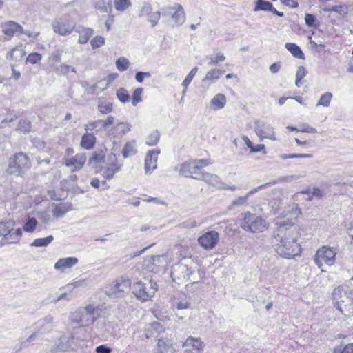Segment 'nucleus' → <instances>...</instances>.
Wrapping results in <instances>:
<instances>
[{"label":"nucleus","mask_w":353,"mask_h":353,"mask_svg":"<svg viewBox=\"0 0 353 353\" xmlns=\"http://www.w3.org/2000/svg\"><path fill=\"white\" fill-rule=\"evenodd\" d=\"M198 71V68L197 67H194L193 68L191 71L189 72V74L186 76V77L185 78V79L182 82V85L184 87V90H183V94L185 93L186 92V88L187 87L190 85V83H191L192 80L193 79V78L194 77V76L196 75V72Z\"/></svg>","instance_id":"43"},{"label":"nucleus","mask_w":353,"mask_h":353,"mask_svg":"<svg viewBox=\"0 0 353 353\" xmlns=\"http://www.w3.org/2000/svg\"><path fill=\"white\" fill-rule=\"evenodd\" d=\"M42 56L38 52L30 53L26 58V62L35 64L41 60Z\"/></svg>","instance_id":"55"},{"label":"nucleus","mask_w":353,"mask_h":353,"mask_svg":"<svg viewBox=\"0 0 353 353\" xmlns=\"http://www.w3.org/2000/svg\"><path fill=\"white\" fill-rule=\"evenodd\" d=\"M114 3L115 8L119 11H124L131 6L130 0H114Z\"/></svg>","instance_id":"48"},{"label":"nucleus","mask_w":353,"mask_h":353,"mask_svg":"<svg viewBox=\"0 0 353 353\" xmlns=\"http://www.w3.org/2000/svg\"><path fill=\"white\" fill-rule=\"evenodd\" d=\"M88 285V281L87 279H79L77 281H74L72 283L68 284L66 288L68 289L74 288H85Z\"/></svg>","instance_id":"54"},{"label":"nucleus","mask_w":353,"mask_h":353,"mask_svg":"<svg viewBox=\"0 0 353 353\" xmlns=\"http://www.w3.org/2000/svg\"><path fill=\"white\" fill-rule=\"evenodd\" d=\"M104 38L101 36H96L91 41L90 44L93 49H97L104 44Z\"/></svg>","instance_id":"57"},{"label":"nucleus","mask_w":353,"mask_h":353,"mask_svg":"<svg viewBox=\"0 0 353 353\" xmlns=\"http://www.w3.org/2000/svg\"><path fill=\"white\" fill-rule=\"evenodd\" d=\"M219 241V234L215 230L206 232L198 238L199 244L205 250H212Z\"/></svg>","instance_id":"13"},{"label":"nucleus","mask_w":353,"mask_h":353,"mask_svg":"<svg viewBox=\"0 0 353 353\" xmlns=\"http://www.w3.org/2000/svg\"><path fill=\"white\" fill-rule=\"evenodd\" d=\"M30 167L31 161L28 156L23 152H19L10 159L6 172L19 176L26 173Z\"/></svg>","instance_id":"6"},{"label":"nucleus","mask_w":353,"mask_h":353,"mask_svg":"<svg viewBox=\"0 0 353 353\" xmlns=\"http://www.w3.org/2000/svg\"><path fill=\"white\" fill-rule=\"evenodd\" d=\"M76 26L75 22L68 14H65L55 19L52 23V28L55 33L61 36L70 34Z\"/></svg>","instance_id":"8"},{"label":"nucleus","mask_w":353,"mask_h":353,"mask_svg":"<svg viewBox=\"0 0 353 353\" xmlns=\"http://www.w3.org/2000/svg\"><path fill=\"white\" fill-rule=\"evenodd\" d=\"M151 74L148 72H137L135 74V79L139 83H142L145 78H150Z\"/></svg>","instance_id":"62"},{"label":"nucleus","mask_w":353,"mask_h":353,"mask_svg":"<svg viewBox=\"0 0 353 353\" xmlns=\"http://www.w3.org/2000/svg\"><path fill=\"white\" fill-rule=\"evenodd\" d=\"M71 210V205L67 203H59L55 205L52 210L53 215L56 217H63L65 214Z\"/></svg>","instance_id":"30"},{"label":"nucleus","mask_w":353,"mask_h":353,"mask_svg":"<svg viewBox=\"0 0 353 353\" xmlns=\"http://www.w3.org/2000/svg\"><path fill=\"white\" fill-rule=\"evenodd\" d=\"M209 59L210 62L208 63V65H216L219 62L223 61L225 57L223 54H220L216 56H211Z\"/></svg>","instance_id":"61"},{"label":"nucleus","mask_w":353,"mask_h":353,"mask_svg":"<svg viewBox=\"0 0 353 353\" xmlns=\"http://www.w3.org/2000/svg\"><path fill=\"white\" fill-rule=\"evenodd\" d=\"M131 130V125L126 122H120L115 125L109 131V136L112 138L122 137Z\"/></svg>","instance_id":"17"},{"label":"nucleus","mask_w":353,"mask_h":353,"mask_svg":"<svg viewBox=\"0 0 353 353\" xmlns=\"http://www.w3.org/2000/svg\"><path fill=\"white\" fill-rule=\"evenodd\" d=\"M17 129L25 133L29 132L31 130L30 121L26 119L21 120Z\"/></svg>","instance_id":"56"},{"label":"nucleus","mask_w":353,"mask_h":353,"mask_svg":"<svg viewBox=\"0 0 353 353\" xmlns=\"http://www.w3.org/2000/svg\"><path fill=\"white\" fill-rule=\"evenodd\" d=\"M130 288L131 281L128 278L119 277L105 287V293L111 298H121L128 294Z\"/></svg>","instance_id":"7"},{"label":"nucleus","mask_w":353,"mask_h":353,"mask_svg":"<svg viewBox=\"0 0 353 353\" xmlns=\"http://www.w3.org/2000/svg\"><path fill=\"white\" fill-rule=\"evenodd\" d=\"M105 158V152L103 150L94 151L89 159V163H99L103 161Z\"/></svg>","instance_id":"41"},{"label":"nucleus","mask_w":353,"mask_h":353,"mask_svg":"<svg viewBox=\"0 0 353 353\" xmlns=\"http://www.w3.org/2000/svg\"><path fill=\"white\" fill-rule=\"evenodd\" d=\"M161 12L157 11L155 12H151L148 17V20L150 23H151L152 27H154L157 23L160 16H161Z\"/></svg>","instance_id":"58"},{"label":"nucleus","mask_w":353,"mask_h":353,"mask_svg":"<svg viewBox=\"0 0 353 353\" xmlns=\"http://www.w3.org/2000/svg\"><path fill=\"white\" fill-rule=\"evenodd\" d=\"M333 352L334 353H353V343L335 347Z\"/></svg>","instance_id":"47"},{"label":"nucleus","mask_w":353,"mask_h":353,"mask_svg":"<svg viewBox=\"0 0 353 353\" xmlns=\"http://www.w3.org/2000/svg\"><path fill=\"white\" fill-rule=\"evenodd\" d=\"M160 153L159 149L149 150L145 158L144 169L147 175H150L157 167L158 156Z\"/></svg>","instance_id":"15"},{"label":"nucleus","mask_w":353,"mask_h":353,"mask_svg":"<svg viewBox=\"0 0 353 353\" xmlns=\"http://www.w3.org/2000/svg\"><path fill=\"white\" fill-rule=\"evenodd\" d=\"M192 274V270L187 265L181 263L175 264L171 271V276L173 281L181 283L190 279V276Z\"/></svg>","instance_id":"12"},{"label":"nucleus","mask_w":353,"mask_h":353,"mask_svg":"<svg viewBox=\"0 0 353 353\" xmlns=\"http://www.w3.org/2000/svg\"><path fill=\"white\" fill-rule=\"evenodd\" d=\"M241 215L242 217L240 219V226L245 231L262 232L268 228V222L256 214L246 212Z\"/></svg>","instance_id":"3"},{"label":"nucleus","mask_w":353,"mask_h":353,"mask_svg":"<svg viewBox=\"0 0 353 353\" xmlns=\"http://www.w3.org/2000/svg\"><path fill=\"white\" fill-rule=\"evenodd\" d=\"M54 239L53 236L50 235L45 238H38L31 243L30 246L32 247H46L48 246Z\"/></svg>","instance_id":"38"},{"label":"nucleus","mask_w":353,"mask_h":353,"mask_svg":"<svg viewBox=\"0 0 353 353\" xmlns=\"http://www.w3.org/2000/svg\"><path fill=\"white\" fill-rule=\"evenodd\" d=\"M22 235V230L21 228L14 229L9 234L5 237V239L10 243H17L19 241Z\"/></svg>","instance_id":"36"},{"label":"nucleus","mask_w":353,"mask_h":353,"mask_svg":"<svg viewBox=\"0 0 353 353\" xmlns=\"http://www.w3.org/2000/svg\"><path fill=\"white\" fill-rule=\"evenodd\" d=\"M273 5L269 1L265 0H256L254 7V11L265 10L272 12L273 10Z\"/></svg>","instance_id":"37"},{"label":"nucleus","mask_w":353,"mask_h":353,"mask_svg":"<svg viewBox=\"0 0 353 353\" xmlns=\"http://www.w3.org/2000/svg\"><path fill=\"white\" fill-rule=\"evenodd\" d=\"M161 14L164 17L172 19V26H181L185 20V14L181 4L174 6H167L161 9Z\"/></svg>","instance_id":"9"},{"label":"nucleus","mask_w":353,"mask_h":353,"mask_svg":"<svg viewBox=\"0 0 353 353\" xmlns=\"http://www.w3.org/2000/svg\"><path fill=\"white\" fill-rule=\"evenodd\" d=\"M98 110L103 114L110 113L112 111V103L105 100H99Z\"/></svg>","instance_id":"39"},{"label":"nucleus","mask_w":353,"mask_h":353,"mask_svg":"<svg viewBox=\"0 0 353 353\" xmlns=\"http://www.w3.org/2000/svg\"><path fill=\"white\" fill-rule=\"evenodd\" d=\"M72 336H63L59 339V344L57 345L61 350V352L68 351L71 347V341L73 340Z\"/></svg>","instance_id":"35"},{"label":"nucleus","mask_w":353,"mask_h":353,"mask_svg":"<svg viewBox=\"0 0 353 353\" xmlns=\"http://www.w3.org/2000/svg\"><path fill=\"white\" fill-rule=\"evenodd\" d=\"M332 97V94L330 92H327L320 97L318 103H316V106H323L328 107L330 104V101Z\"/></svg>","instance_id":"44"},{"label":"nucleus","mask_w":353,"mask_h":353,"mask_svg":"<svg viewBox=\"0 0 353 353\" xmlns=\"http://www.w3.org/2000/svg\"><path fill=\"white\" fill-rule=\"evenodd\" d=\"M226 103V97L223 94H216L210 101L212 108L214 110L223 108Z\"/></svg>","instance_id":"27"},{"label":"nucleus","mask_w":353,"mask_h":353,"mask_svg":"<svg viewBox=\"0 0 353 353\" xmlns=\"http://www.w3.org/2000/svg\"><path fill=\"white\" fill-rule=\"evenodd\" d=\"M157 353H175V350L169 341L159 339L157 345Z\"/></svg>","instance_id":"26"},{"label":"nucleus","mask_w":353,"mask_h":353,"mask_svg":"<svg viewBox=\"0 0 353 353\" xmlns=\"http://www.w3.org/2000/svg\"><path fill=\"white\" fill-rule=\"evenodd\" d=\"M38 222L34 217L28 218L26 222L23 226V230L26 232H32L34 231Z\"/></svg>","instance_id":"42"},{"label":"nucleus","mask_w":353,"mask_h":353,"mask_svg":"<svg viewBox=\"0 0 353 353\" xmlns=\"http://www.w3.org/2000/svg\"><path fill=\"white\" fill-rule=\"evenodd\" d=\"M26 52L23 48H14L10 52L7 53L6 59L10 61H14L15 62L20 61L23 56L25 55Z\"/></svg>","instance_id":"28"},{"label":"nucleus","mask_w":353,"mask_h":353,"mask_svg":"<svg viewBox=\"0 0 353 353\" xmlns=\"http://www.w3.org/2000/svg\"><path fill=\"white\" fill-rule=\"evenodd\" d=\"M117 97L122 103H127L130 101V95L125 88H119L117 90Z\"/></svg>","instance_id":"51"},{"label":"nucleus","mask_w":353,"mask_h":353,"mask_svg":"<svg viewBox=\"0 0 353 353\" xmlns=\"http://www.w3.org/2000/svg\"><path fill=\"white\" fill-rule=\"evenodd\" d=\"M143 88H137L132 93V104L136 105L139 102L141 101V94L143 93Z\"/></svg>","instance_id":"53"},{"label":"nucleus","mask_w":353,"mask_h":353,"mask_svg":"<svg viewBox=\"0 0 353 353\" xmlns=\"http://www.w3.org/2000/svg\"><path fill=\"white\" fill-rule=\"evenodd\" d=\"M264 186H265V184L261 185L259 187L249 191L248 192L246 193V194L244 196H240L233 200L230 205L228 207V210H230L234 208L235 207L247 205L249 197L253 195L254 194L256 193L259 190H261Z\"/></svg>","instance_id":"22"},{"label":"nucleus","mask_w":353,"mask_h":353,"mask_svg":"<svg viewBox=\"0 0 353 353\" xmlns=\"http://www.w3.org/2000/svg\"><path fill=\"white\" fill-rule=\"evenodd\" d=\"M325 11L335 12L341 16H344L347 12V7L345 5L334 6L330 8L325 9Z\"/></svg>","instance_id":"49"},{"label":"nucleus","mask_w":353,"mask_h":353,"mask_svg":"<svg viewBox=\"0 0 353 353\" xmlns=\"http://www.w3.org/2000/svg\"><path fill=\"white\" fill-rule=\"evenodd\" d=\"M98 316L99 313L96 307L92 304H88L74 312L71 314V321L79 327L88 326L92 324Z\"/></svg>","instance_id":"4"},{"label":"nucleus","mask_w":353,"mask_h":353,"mask_svg":"<svg viewBox=\"0 0 353 353\" xmlns=\"http://www.w3.org/2000/svg\"><path fill=\"white\" fill-rule=\"evenodd\" d=\"M79 262L77 257H67L59 259L54 264V269L63 272L66 269L72 268Z\"/></svg>","instance_id":"20"},{"label":"nucleus","mask_w":353,"mask_h":353,"mask_svg":"<svg viewBox=\"0 0 353 353\" xmlns=\"http://www.w3.org/2000/svg\"><path fill=\"white\" fill-rule=\"evenodd\" d=\"M305 22L309 27L317 28L319 26V22L317 21L316 17L312 14H305Z\"/></svg>","instance_id":"50"},{"label":"nucleus","mask_w":353,"mask_h":353,"mask_svg":"<svg viewBox=\"0 0 353 353\" xmlns=\"http://www.w3.org/2000/svg\"><path fill=\"white\" fill-rule=\"evenodd\" d=\"M336 254L333 248L323 246L316 251L314 261L319 268H321L323 263L332 265L334 263Z\"/></svg>","instance_id":"11"},{"label":"nucleus","mask_w":353,"mask_h":353,"mask_svg":"<svg viewBox=\"0 0 353 353\" xmlns=\"http://www.w3.org/2000/svg\"><path fill=\"white\" fill-rule=\"evenodd\" d=\"M285 48L296 58L303 59L304 54L299 46L293 43H286Z\"/></svg>","instance_id":"33"},{"label":"nucleus","mask_w":353,"mask_h":353,"mask_svg":"<svg viewBox=\"0 0 353 353\" xmlns=\"http://www.w3.org/2000/svg\"><path fill=\"white\" fill-rule=\"evenodd\" d=\"M193 178L199 180H202L213 186H218V185L219 184V176L214 174L201 172L198 176H194Z\"/></svg>","instance_id":"25"},{"label":"nucleus","mask_w":353,"mask_h":353,"mask_svg":"<svg viewBox=\"0 0 353 353\" xmlns=\"http://www.w3.org/2000/svg\"><path fill=\"white\" fill-rule=\"evenodd\" d=\"M157 289L155 281L145 278L144 281H138L133 284L132 293L138 299L146 301L154 296Z\"/></svg>","instance_id":"5"},{"label":"nucleus","mask_w":353,"mask_h":353,"mask_svg":"<svg viewBox=\"0 0 353 353\" xmlns=\"http://www.w3.org/2000/svg\"><path fill=\"white\" fill-rule=\"evenodd\" d=\"M95 351L97 353H111L112 348L105 345H101L96 347Z\"/></svg>","instance_id":"64"},{"label":"nucleus","mask_w":353,"mask_h":353,"mask_svg":"<svg viewBox=\"0 0 353 353\" xmlns=\"http://www.w3.org/2000/svg\"><path fill=\"white\" fill-rule=\"evenodd\" d=\"M54 324V317L51 314H48L41 319L37 322V327L39 331L46 332L52 329Z\"/></svg>","instance_id":"24"},{"label":"nucleus","mask_w":353,"mask_h":353,"mask_svg":"<svg viewBox=\"0 0 353 353\" xmlns=\"http://www.w3.org/2000/svg\"><path fill=\"white\" fill-rule=\"evenodd\" d=\"M254 123V132L260 141L264 139H269L272 141L276 140L274 128L271 124L261 119L255 120Z\"/></svg>","instance_id":"10"},{"label":"nucleus","mask_w":353,"mask_h":353,"mask_svg":"<svg viewBox=\"0 0 353 353\" xmlns=\"http://www.w3.org/2000/svg\"><path fill=\"white\" fill-rule=\"evenodd\" d=\"M183 347L185 349H190L191 351L197 350L199 352L202 353L204 343L200 338L189 336L183 343Z\"/></svg>","instance_id":"23"},{"label":"nucleus","mask_w":353,"mask_h":353,"mask_svg":"<svg viewBox=\"0 0 353 353\" xmlns=\"http://www.w3.org/2000/svg\"><path fill=\"white\" fill-rule=\"evenodd\" d=\"M224 71L219 69H212L207 73L203 81H209L212 83L215 82L223 74Z\"/></svg>","instance_id":"34"},{"label":"nucleus","mask_w":353,"mask_h":353,"mask_svg":"<svg viewBox=\"0 0 353 353\" xmlns=\"http://www.w3.org/2000/svg\"><path fill=\"white\" fill-rule=\"evenodd\" d=\"M337 309L345 315L353 314V290L347 286H339L332 293Z\"/></svg>","instance_id":"2"},{"label":"nucleus","mask_w":353,"mask_h":353,"mask_svg":"<svg viewBox=\"0 0 353 353\" xmlns=\"http://www.w3.org/2000/svg\"><path fill=\"white\" fill-rule=\"evenodd\" d=\"M130 64L128 59L124 57H120L116 61V67L118 70L121 72L127 70Z\"/></svg>","instance_id":"46"},{"label":"nucleus","mask_w":353,"mask_h":353,"mask_svg":"<svg viewBox=\"0 0 353 353\" xmlns=\"http://www.w3.org/2000/svg\"><path fill=\"white\" fill-rule=\"evenodd\" d=\"M159 132L157 130L154 131L146 138L145 143L150 146L155 145L159 142Z\"/></svg>","instance_id":"45"},{"label":"nucleus","mask_w":353,"mask_h":353,"mask_svg":"<svg viewBox=\"0 0 353 353\" xmlns=\"http://www.w3.org/2000/svg\"><path fill=\"white\" fill-rule=\"evenodd\" d=\"M96 137L92 133H85L83 135L81 141V145L85 149H92L95 143Z\"/></svg>","instance_id":"29"},{"label":"nucleus","mask_w":353,"mask_h":353,"mask_svg":"<svg viewBox=\"0 0 353 353\" xmlns=\"http://www.w3.org/2000/svg\"><path fill=\"white\" fill-rule=\"evenodd\" d=\"M63 51L61 49H57L56 50L53 51L50 57L49 61L54 63H60L61 61V57L63 54Z\"/></svg>","instance_id":"52"},{"label":"nucleus","mask_w":353,"mask_h":353,"mask_svg":"<svg viewBox=\"0 0 353 353\" xmlns=\"http://www.w3.org/2000/svg\"><path fill=\"white\" fill-rule=\"evenodd\" d=\"M108 160L110 163L101 168V173L105 179L109 180L112 179L114 174L121 170V165L117 162L116 155L114 154L109 155Z\"/></svg>","instance_id":"14"},{"label":"nucleus","mask_w":353,"mask_h":353,"mask_svg":"<svg viewBox=\"0 0 353 353\" xmlns=\"http://www.w3.org/2000/svg\"><path fill=\"white\" fill-rule=\"evenodd\" d=\"M86 160L87 157L85 153H79L74 157L66 159L65 165L71 168L72 170L74 172L81 170L83 167Z\"/></svg>","instance_id":"16"},{"label":"nucleus","mask_w":353,"mask_h":353,"mask_svg":"<svg viewBox=\"0 0 353 353\" xmlns=\"http://www.w3.org/2000/svg\"><path fill=\"white\" fill-rule=\"evenodd\" d=\"M71 70L72 72L76 73V70L74 68L71 67L69 65L67 64H61L56 68V71L60 72L62 74H67L69 71Z\"/></svg>","instance_id":"59"},{"label":"nucleus","mask_w":353,"mask_h":353,"mask_svg":"<svg viewBox=\"0 0 353 353\" xmlns=\"http://www.w3.org/2000/svg\"><path fill=\"white\" fill-rule=\"evenodd\" d=\"M1 28L4 34L8 37V40H10L16 33L22 30V26L13 21L5 22L1 25Z\"/></svg>","instance_id":"19"},{"label":"nucleus","mask_w":353,"mask_h":353,"mask_svg":"<svg viewBox=\"0 0 353 353\" xmlns=\"http://www.w3.org/2000/svg\"><path fill=\"white\" fill-rule=\"evenodd\" d=\"M198 225L197 222L194 219H188L185 221L181 223L179 227L181 228L191 229L196 228Z\"/></svg>","instance_id":"60"},{"label":"nucleus","mask_w":353,"mask_h":353,"mask_svg":"<svg viewBox=\"0 0 353 353\" xmlns=\"http://www.w3.org/2000/svg\"><path fill=\"white\" fill-rule=\"evenodd\" d=\"M136 153L135 142H127L122 150V155L124 158L134 155Z\"/></svg>","instance_id":"40"},{"label":"nucleus","mask_w":353,"mask_h":353,"mask_svg":"<svg viewBox=\"0 0 353 353\" xmlns=\"http://www.w3.org/2000/svg\"><path fill=\"white\" fill-rule=\"evenodd\" d=\"M79 33V43L81 44H85L88 43L90 38L93 34V30L90 28H82L81 30H77Z\"/></svg>","instance_id":"32"},{"label":"nucleus","mask_w":353,"mask_h":353,"mask_svg":"<svg viewBox=\"0 0 353 353\" xmlns=\"http://www.w3.org/2000/svg\"><path fill=\"white\" fill-rule=\"evenodd\" d=\"M15 223L13 221L0 222V236H7L14 230Z\"/></svg>","instance_id":"31"},{"label":"nucleus","mask_w":353,"mask_h":353,"mask_svg":"<svg viewBox=\"0 0 353 353\" xmlns=\"http://www.w3.org/2000/svg\"><path fill=\"white\" fill-rule=\"evenodd\" d=\"M197 166L194 160L185 161L180 165L179 174L185 176H198L201 172L197 171Z\"/></svg>","instance_id":"18"},{"label":"nucleus","mask_w":353,"mask_h":353,"mask_svg":"<svg viewBox=\"0 0 353 353\" xmlns=\"http://www.w3.org/2000/svg\"><path fill=\"white\" fill-rule=\"evenodd\" d=\"M194 162L197 166L196 169L198 172H201V169L202 168L205 167L211 163L208 159H195L194 160Z\"/></svg>","instance_id":"63"},{"label":"nucleus","mask_w":353,"mask_h":353,"mask_svg":"<svg viewBox=\"0 0 353 353\" xmlns=\"http://www.w3.org/2000/svg\"><path fill=\"white\" fill-rule=\"evenodd\" d=\"M114 121V117L113 116H108L105 120L99 119L89 122L85 125V130L86 131H92L97 128L105 129L108 125H112Z\"/></svg>","instance_id":"21"},{"label":"nucleus","mask_w":353,"mask_h":353,"mask_svg":"<svg viewBox=\"0 0 353 353\" xmlns=\"http://www.w3.org/2000/svg\"><path fill=\"white\" fill-rule=\"evenodd\" d=\"M292 220L277 221V227L273 231L274 250L285 259H292L301 252V245L297 243L298 232Z\"/></svg>","instance_id":"1"}]
</instances>
